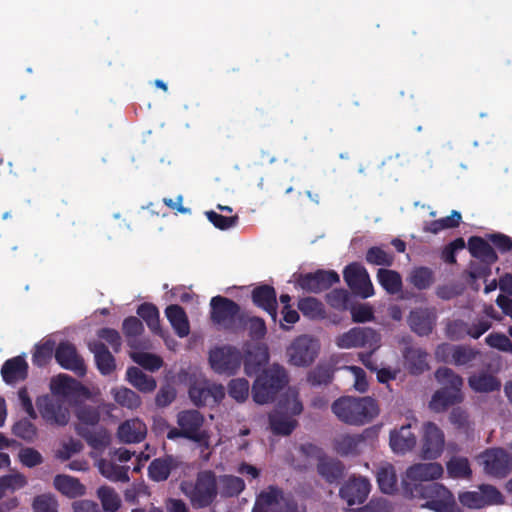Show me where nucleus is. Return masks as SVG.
Here are the masks:
<instances>
[{
  "label": "nucleus",
  "instance_id": "f257e3e1",
  "mask_svg": "<svg viewBox=\"0 0 512 512\" xmlns=\"http://www.w3.org/2000/svg\"><path fill=\"white\" fill-rule=\"evenodd\" d=\"M331 409L341 422L354 426L370 423L379 414L377 401L369 396L340 397L333 402Z\"/></svg>",
  "mask_w": 512,
  "mask_h": 512
},
{
  "label": "nucleus",
  "instance_id": "f03ea898",
  "mask_svg": "<svg viewBox=\"0 0 512 512\" xmlns=\"http://www.w3.org/2000/svg\"><path fill=\"white\" fill-rule=\"evenodd\" d=\"M180 489L193 509L208 508L219 496L218 475L211 469L200 470L193 480L183 481Z\"/></svg>",
  "mask_w": 512,
  "mask_h": 512
},
{
  "label": "nucleus",
  "instance_id": "7ed1b4c3",
  "mask_svg": "<svg viewBox=\"0 0 512 512\" xmlns=\"http://www.w3.org/2000/svg\"><path fill=\"white\" fill-rule=\"evenodd\" d=\"M435 379L441 387L434 392L429 402L432 411L441 413L463 402V378L460 375L451 368L439 367L435 371Z\"/></svg>",
  "mask_w": 512,
  "mask_h": 512
},
{
  "label": "nucleus",
  "instance_id": "20e7f679",
  "mask_svg": "<svg viewBox=\"0 0 512 512\" xmlns=\"http://www.w3.org/2000/svg\"><path fill=\"white\" fill-rule=\"evenodd\" d=\"M405 491L411 498L426 500L423 507L435 512H457L453 494L442 484L437 482L408 483L405 482Z\"/></svg>",
  "mask_w": 512,
  "mask_h": 512
},
{
  "label": "nucleus",
  "instance_id": "39448f33",
  "mask_svg": "<svg viewBox=\"0 0 512 512\" xmlns=\"http://www.w3.org/2000/svg\"><path fill=\"white\" fill-rule=\"evenodd\" d=\"M288 382L285 368L279 364H273L257 376L252 385V398L257 404L273 402Z\"/></svg>",
  "mask_w": 512,
  "mask_h": 512
},
{
  "label": "nucleus",
  "instance_id": "423d86ee",
  "mask_svg": "<svg viewBox=\"0 0 512 512\" xmlns=\"http://www.w3.org/2000/svg\"><path fill=\"white\" fill-rule=\"evenodd\" d=\"M251 512H301L298 502L277 485H269L256 495Z\"/></svg>",
  "mask_w": 512,
  "mask_h": 512
},
{
  "label": "nucleus",
  "instance_id": "0eeeda50",
  "mask_svg": "<svg viewBox=\"0 0 512 512\" xmlns=\"http://www.w3.org/2000/svg\"><path fill=\"white\" fill-rule=\"evenodd\" d=\"M208 361L211 369L219 374L225 376L235 375L243 361V354L235 346L221 345L216 346L209 351Z\"/></svg>",
  "mask_w": 512,
  "mask_h": 512
},
{
  "label": "nucleus",
  "instance_id": "6e6552de",
  "mask_svg": "<svg viewBox=\"0 0 512 512\" xmlns=\"http://www.w3.org/2000/svg\"><path fill=\"white\" fill-rule=\"evenodd\" d=\"M36 405L40 416L47 424L63 427L69 423L70 410L65 399L47 394L38 397Z\"/></svg>",
  "mask_w": 512,
  "mask_h": 512
},
{
  "label": "nucleus",
  "instance_id": "1a4fd4ad",
  "mask_svg": "<svg viewBox=\"0 0 512 512\" xmlns=\"http://www.w3.org/2000/svg\"><path fill=\"white\" fill-rule=\"evenodd\" d=\"M381 336L370 327H353L336 338V345L341 349L366 347L376 350L380 346Z\"/></svg>",
  "mask_w": 512,
  "mask_h": 512
},
{
  "label": "nucleus",
  "instance_id": "9d476101",
  "mask_svg": "<svg viewBox=\"0 0 512 512\" xmlns=\"http://www.w3.org/2000/svg\"><path fill=\"white\" fill-rule=\"evenodd\" d=\"M296 285L309 293H321L340 282L338 273L334 270L318 269L315 272L299 274Z\"/></svg>",
  "mask_w": 512,
  "mask_h": 512
},
{
  "label": "nucleus",
  "instance_id": "9b49d317",
  "mask_svg": "<svg viewBox=\"0 0 512 512\" xmlns=\"http://www.w3.org/2000/svg\"><path fill=\"white\" fill-rule=\"evenodd\" d=\"M481 458L486 474L495 478H505L512 471V457L503 448L486 449Z\"/></svg>",
  "mask_w": 512,
  "mask_h": 512
},
{
  "label": "nucleus",
  "instance_id": "f8f14e48",
  "mask_svg": "<svg viewBox=\"0 0 512 512\" xmlns=\"http://www.w3.org/2000/svg\"><path fill=\"white\" fill-rule=\"evenodd\" d=\"M210 319L216 325L228 329L235 323L240 312V306L235 301L224 297L214 296L210 300Z\"/></svg>",
  "mask_w": 512,
  "mask_h": 512
},
{
  "label": "nucleus",
  "instance_id": "ddd939ff",
  "mask_svg": "<svg viewBox=\"0 0 512 512\" xmlns=\"http://www.w3.org/2000/svg\"><path fill=\"white\" fill-rule=\"evenodd\" d=\"M343 277L348 287L362 298H368L374 294L369 274L360 263L353 262L347 265L343 271Z\"/></svg>",
  "mask_w": 512,
  "mask_h": 512
},
{
  "label": "nucleus",
  "instance_id": "4468645a",
  "mask_svg": "<svg viewBox=\"0 0 512 512\" xmlns=\"http://www.w3.org/2000/svg\"><path fill=\"white\" fill-rule=\"evenodd\" d=\"M51 394L62 399H79L90 395L89 389L67 374H59L50 383Z\"/></svg>",
  "mask_w": 512,
  "mask_h": 512
},
{
  "label": "nucleus",
  "instance_id": "2eb2a0df",
  "mask_svg": "<svg viewBox=\"0 0 512 512\" xmlns=\"http://www.w3.org/2000/svg\"><path fill=\"white\" fill-rule=\"evenodd\" d=\"M287 354L292 365L308 366L317 356V343L309 336H299L288 348Z\"/></svg>",
  "mask_w": 512,
  "mask_h": 512
},
{
  "label": "nucleus",
  "instance_id": "dca6fc26",
  "mask_svg": "<svg viewBox=\"0 0 512 512\" xmlns=\"http://www.w3.org/2000/svg\"><path fill=\"white\" fill-rule=\"evenodd\" d=\"M445 444L443 431L433 422L423 425L421 456L427 460L437 459Z\"/></svg>",
  "mask_w": 512,
  "mask_h": 512
},
{
  "label": "nucleus",
  "instance_id": "f3484780",
  "mask_svg": "<svg viewBox=\"0 0 512 512\" xmlns=\"http://www.w3.org/2000/svg\"><path fill=\"white\" fill-rule=\"evenodd\" d=\"M57 363L64 369L74 372L77 376H85L87 369L84 359L78 354L75 345L60 342L54 353Z\"/></svg>",
  "mask_w": 512,
  "mask_h": 512
},
{
  "label": "nucleus",
  "instance_id": "a211bd4d",
  "mask_svg": "<svg viewBox=\"0 0 512 512\" xmlns=\"http://www.w3.org/2000/svg\"><path fill=\"white\" fill-rule=\"evenodd\" d=\"M371 489L369 480L362 476H351L340 487V497L349 505L362 504L366 501Z\"/></svg>",
  "mask_w": 512,
  "mask_h": 512
},
{
  "label": "nucleus",
  "instance_id": "6ab92c4d",
  "mask_svg": "<svg viewBox=\"0 0 512 512\" xmlns=\"http://www.w3.org/2000/svg\"><path fill=\"white\" fill-rule=\"evenodd\" d=\"M253 304L265 311L274 323L278 317L277 293L273 286L268 284H260L251 292Z\"/></svg>",
  "mask_w": 512,
  "mask_h": 512
},
{
  "label": "nucleus",
  "instance_id": "aec40b11",
  "mask_svg": "<svg viewBox=\"0 0 512 512\" xmlns=\"http://www.w3.org/2000/svg\"><path fill=\"white\" fill-rule=\"evenodd\" d=\"M177 424L186 433V439L201 442L205 438V433L201 430L204 424V417L199 411H180L177 414Z\"/></svg>",
  "mask_w": 512,
  "mask_h": 512
},
{
  "label": "nucleus",
  "instance_id": "412c9836",
  "mask_svg": "<svg viewBox=\"0 0 512 512\" xmlns=\"http://www.w3.org/2000/svg\"><path fill=\"white\" fill-rule=\"evenodd\" d=\"M443 474V467L437 462L430 463H417L410 466L406 470L407 480L403 481L408 483H427L439 479Z\"/></svg>",
  "mask_w": 512,
  "mask_h": 512
},
{
  "label": "nucleus",
  "instance_id": "4be33fe9",
  "mask_svg": "<svg viewBox=\"0 0 512 512\" xmlns=\"http://www.w3.org/2000/svg\"><path fill=\"white\" fill-rule=\"evenodd\" d=\"M189 397L198 407L205 406L211 401L219 402L224 397V390L221 385L209 386L204 383H194L189 388Z\"/></svg>",
  "mask_w": 512,
  "mask_h": 512
},
{
  "label": "nucleus",
  "instance_id": "5701e85b",
  "mask_svg": "<svg viewBox=\"0 0 512 512\" xmlns=\"http://www.w3.org/2000/svg\"><path fill=\"white\" fill-rule=\"evenodd\" d=\"M370 434V429H365L360 434L340 435L334 440V449L341 456L358 455Z\"/></svg>",
  "mask_w": 512,
  "mask_h": 512
},
{
  "label": "nucleus",
  "instance_id": "b1692460",
  "mask_svg": "<svg viewBox=\"0 0 512 512\" xmlns=\"http://www.w3.org/2000/svg\"><path fill=\"white\" fill-rule=\"evenodd\" d=\"M1 375L7 384L24 381L28 376V363L22 356L10 358L2 365Z\"/></svg>",
  "mask_w": 512,
  "mask_h": 512
},
{
  "label": "nucleus",
  "instance_id": "393cba45",
  "mask_svg": "<svg viewBox=\"0 0 512 512\" xmlns=\"http://www.w3.org/2000/svg\"><path fill=\"white\" fill-rule=\"evenodd\" d=\"M408 324L417 335L427 336L435 326V316L428 309L417 308L410 312Z\"/></svg>",
  "mask_w": 512,
  "mask_h": 512
},
{
  "label": "nucleus",
  "instance_id": "a878e982",
  "mask_svg": "<svg viewBox=\"0 0 512 512\" xmlns=\"http://www.w3.org/2000/svg\"><path fill=\"white\" fill-rule=\"evenodd\" d=\"M179 460L173 455L155 458L148 467V475L151 480L162 482L168 479L173 469L179 467Z\"/></svg>",
  "mask_w": 512,
  "mask_h": 512
},
{
  "label": "nucleus",
  "instance_id": "bb28decb",
  "mask_svg": "<svg viewBox=\"0 0 512 512\" xmlns=\"http://www.w3.org/2000/svg\"><path fill=\"white\" fill-rule=\"evenodd\" d=\"M89 350L94 354L97 369L102 375H110L116 369L115 358L100 341H93L88 344Z\"/></svg>",
  "mask_w": 512,
  "mask_h": 512
},
{
  "label": "nucleus",
  "instance_id": "cd10ccee",
  "mask_svg": "<svg viewBox=\"0 0 512 512\" xmlns=\"http://www.w3.org/2000/svg\"><path fill=\"white\" fill-rule=\"evenodd\" d=\"M53 485L64 496L75 499L86 494V487L78 478L66 474H58L54 477Z\"/></svg>",
  "mask_w": 512,
  "mask_h": 512
},
{
  "label": "nucleus",
  "instance_id": "c85d7f7f",
  "mask_svg": "<svg viewBox=\"0 0 512 512\" xmlns=\"http://www.w3.org/2000/svg\"><path fill=\"white\" fill-rule=\"evenodd\" d=\"M416 445V436L411 431V425H403L399 430L390 432V446L396 453H406Z\"/></svg>",
  "mask_w": 512,
  "mask_h": 512
},
{
  "label": "nucleus",
  "instance_id": "c756f323",
  "mask_svg": "<svg viewBox=\"0 0 512 512\" xmlns=\"http://www.w3.org/2000/svg\"><path fill=\"white\" fill-rule=\"evenodd\" d=\"M117 434L124 443H139L145 438L147 427L143 421L131 419L119 426Z\"/></svg>",
  "mask_w": 512,
  "mask_h": 512
},
{
  "label": "nucleus",
  "instance_id": "7c9ffc66",
  "mask_svg": "<svg viewBox=\"0 0 512 512\" xmlns=\"http://www.w3.org/2000/svg\"><path fill=\"white\" fill-rule=\"evenodd\" d=\"M440 351L447 352L451 356V363L456 366H464L470 364L479 354L477 350L466 345L442 344L438 347L437 353Z\"/></svg>",
  "mask_w": 512,
  "mask_h": 512
},
{
  "label": "nucleus",
  "instance_id": "2f4dec72",
  "mask_svg": "<svg viewBox=\"0 0 512 512\" xmlns=\"http://www.w3.org/2000/svg\"><path fill=\"white\" fill-rule=\"evenodd\" d=\"M468 250L471 256L487 263H496L498 255L490 243L480 236H472L468 239Z\"/></svg>",
  "mask_w": 512,
  "mask_h": 512
},
{
  "label": "nucleus",
  "instance_id": "473e14b6",
  "mask_svg": "<svg viewBox=\"0 0 512 512\" xmlns=\"http://www.w3.org/2000/svg\"><path fill=\"white\" fill-rule=\"evenodd\" d=\"M76 432L95 450H103L110 444V435L105 428L92 429L77 425Z\"/></svg>",
  "mask_w": 512,
  "mask_h": 512
},
{
  "label": "nucleus",
  "instance_id": "72a5a7b5",
  "mask_svg": "<svg viewBox=\"0 0 512 512\" xmlns=\"http://www.w3.org/2000/svg\"><path fill=\"white\" fill-rule=\"evenodd\" d=\"M469 387L477 393L498 391L501 387L499 379L487 371L473 373L468 377Z\"/></svg>",
  "mask_w": 512,
  "mask_h": 512
},
{
  "label": "nucleus",
  "instance_id": "f704fd0d",
  "mask_svg": "<svg viewBox=\"0 0 512 512\" xmlns=\"http://www.w3.org/2000/svg\"><path fill=\"white\" fill-rule=\"evenodd\" d=\"M317 471L326 482L333 484L344 477L345 466L340 460L322 458L317 464Z\"/></svg>",
  "mask_w": 512,
  "mask_h": 512
},
{
  "label": "nucleus",
  "instance_id": "c9c22d12",
  "mask_svg": "<svg viewBox=\"0 0 512 512\" xmlns=\"http://www.w3.org/2000/svg\"><path fill=\"white\" fill-rule=\"evenodd\" d=\"M268 358L267 350L260 346H255L246 350L242 361L245 373L248 376L257 374L261 367L266 364Z\"/></svg>",
  "mask_w": 512,
  "mask_h": 512
},
{
  "label": "nucleus",
  "instance_id": "e433bc0d",
  "mask_svg": "<svg viewBox=\"0 0 512 512\" xmlns=\"http://www.w3.org/2000/svg\"><path fill=\"white\" fill-rule=\"evenodd\" d=\"M165 314L175 333L180 337H186L190 332V325L183 307L177 304L167 306Z\"/></svg>",
  "mask_w": 512,
  "mask_h": 512
},
{
  "label": "nucleus",
  "instance_id": "4c0bfd02",
  "mask_svg": "<svg viewBox=\"0 0 512 512\" xmlns=\"http://www.w3.org/2000/svg\"><path fill=\"white\" fill-rule=\"evenodd\" d=\"M219 496L223 499L238 497L245 490L242 478L231 474L218 476Z\"/></svg>",
  "mask_w": 512,
  "mask_h": 512
},
{
  "label": "nucleus",
  "instance_id": "58836bf2",
  "mask_svg": "<svg viewBox=\"0 0 512 512\" xmlns=\"http://www.w3.org/2000/svg\"><path fill=\"white\" fill-rule=\"evenodd\" d=\"M376 479L379 489L385 494H394L398 490L397 475L392 464H385L377 469Z\"/></svg>",
  "mask_w": 512,
  "mask_h": 512
},
{
  "label": "nucleus",
  "instance_id": "ea45409f",
  "mask_svg": "<svg viewBox=\"0 0 512 512\" xmlns=\"http://www.w3.org/2000/svg\"><path fill=\"white\" fill-rule=\"evenodd\" d=\"M270 429L275 435L288 436L297 426V421L288 415L274 411L269 414Z\"/></svg>",
  "mask_w": 512,
  "mask_h": 512
},
{
  "label": "nucleus",
  "instance_id": "a19ab883",
  "mask_svg": "<svg viewBox=\"0 0 512 512\" xmlns=\"http://www.w3.org/2000/svg\"><path fill=\"white\" fill-rule=\"evenodd\" d=\"M126 378L132 386L141 392H152L156 388L155 379L152 376L145 374L138 367H129L126 371Z\"/></svg>",
  "mask_w": 512,
  "mask_h": 512
},
{
  "label": "nucleus",
  "instance_id": "79ce46f5",
  "mask_svg": "<svg viewBox=\"0 0 512 512\" xmlns=\"http://www.w3.org/2000/svg\"><path fill=\"white\" fill-rule=\"evenodd\" d=\"M377 280L382 288L390 295L399 293L402 289V277L399 272L380 268L377 272Z\"/></svg>",
  "mask_w": 512,
  "mask_h": 512
},
{
  "label": "nucleus",
  "instance_id": "37998d69",
  "mask_svg": "<svg viewBox=\"0 0 512 512\" xmlns=\"http://www.w3.org/2000/svg\"><path fill=\"white\" fill-rule=\"evenodd\" d=\"M407 368L411 374H421L427 367V353L421 349L407 348L404 353Z\"/></svg>",
  "mask_w": 512,
  "mask_h": 512
},
{
  "label": "nucleus",
  "instance_id": "c03bdc74",
  "mask_svg": "<svg viewBox=\"0 0 512 512\" xmlns=\"http://www.w3.org/2000/svg\"><path fill=\"white\" fill-rule=\"evenodd\" d=\"M137 314L146 322L147 326L154 334L162 335L159 310L154 304L146 302L139 305Z\"/></svg>",
  "mask_w": 512,
  "mask_h": 512
},
{
  "label": "nucleus",
  "instance_id": "a18cd8bd",
  "mask_svg": "<svg viewBox=\"0 0 512 512\" xmlns=\"http://www.w3.org/2000/svg\"><path fill=\"white\" fill-rule=\"evenodd\" d=\"M407 281L418 290H426L434 282V272L426 266L415 267L411 270Z\"/></svg>",
  "mask_w": 512,
  "mask_h": 512
},
{
  "label": "nucleus",
  "instance_id": "49530a36",
  "mask_svg": "<svg viewBox=\"0 0 512 512\" xmlns=\"http://www.w3.org/2000/svg\"><path fill=\"white\" fill-rule=\"evenodd\" d=\"M297 307L304 317L315 320L325 317V308L321 301L314 297L299 299Z\"/></svg>",
  "mask_w": 512,
  "mask_h": 512
},
{
  "label": "nucleus",
  "instance_id": "de8ad7c7",
  "mask_svg": "<svg viewBox=\"0 0 512 512\" xmlns=\"http://www.w3.org/2000/svg\"><path fill=\"white\" fill-rule=\"evenodd\" d=\"M100 473L111 481L127 482L129 481V467L115 464L111 461L101 460L99 462Z\"/></svg>",
  "mask_w": 512,
  "mask_h": 512
},
{
  "label": "nucleus",
  "instance_id": "09e8293b",
  "mask_svg": "<svg viewBox=\"0 0 512 512\" xmlns=\"http://www.w3.org/2000/svg\"><path fill=\"white\" fill-rule=\"evenodd\" d=\"M447 473L454 479H466L472 475L469 460L466 457L453 456L446 463Z\"/></svg>",
  "mask_w": 512,
  "mask_h": 512
},
{
  "label": "nucleus",
  "instance_id": "8fccbe9b",
  "mask_svg": "<svg viewBox=\"0 0 512 512\" xmlns=\"http://www.w3.org/2000/svg\"><path fill=\"white\" fill-rule=\"evenodd\" d=\"M112 394L116 403L131 410L137 409L142 403L140 396L126 387L115 388Z\"/></svg>",
  "mask_w": 512,
  "mask_h": 512
},
{
  "label": "nucleus",
  "instance_id": "3c124183",
  "mask_svg": "<svg viewBox=\"0 0 512 512\" xmlns=\"http://www.w3.org/2000/svg\"><path fill=\"white\" fill-rule=\"evenodd\" d=\"M122 331L130 347L136 348V338L144 332L141 320L135 316H129L122 323Z\"/></svg>",
  "mask_w": 512,
  "mask_h": 512
},
{
  "label": "nucleus",
  "instance_id": "603ef678",
  "mask_svg": "<svg viewBox=\"0 0 512 512\" xmlns=\"http://www.w3.org/2000/svg\"><path fill=\"white\" fill-rule=\"evenodd\" d=\"M104 512H117L121 506V499L115 490L108 486H101L97 490Z\"/></svg>",
  "mask_w": 512,
  "mask_h": 512
},
{
  "label": "nucleus",
  "instance_id": "864d4df0",
  "mask_svg": "<svg viewBox=\"0 0 512 512\" xmlns=\"http://www.w3.org/2000/svg\"><path fill=\"white\" fill-rule=\"evenodd\" d=\"M365 260L371 265L390 267L394 263V254L379 246H373L367 250Z\"/></svg>",
  "mask_w": 512,
  "mask_h": 512
},
{
  "label": "nucleus",
  "instance_id": "5fc2aeb1",
  "mask_svg": "<svg viewBox=\"0 0 512 512\" xmlns=\"http://www.w3.org/2000/svg\"><path fill=\"white\" fill-rule=\"evenodd\" d=\"M334 370L330 365H317L307 375V381L313 386L327 385L333 379Z\"/></svg>",
  "mask_w": 512,
  "mask_h": 512
},
{
  "label": "nucleus",
  "instance_id": "6e6d98bb",
  "mask_svg": "<svg viewBox=\"0 0 512 512\" xmlns=\"http://www.w3.org/2000/svg\"><path fill=\"white\" fill-rule=\"evenodd\" d=\"M76 417L79 420L78 425L96 426L100 421V411L97 407L83 405L77 408Z\"/></svg>",
  "mask_w": 512,
  "mask_h": 512
},
{
  "label": "nucleus",
  "instance_id": "4d7b16f0",
  "mask_svg": "<svg viewBox=\"0 0 512 512\" xmlns=\"http://www.w3.org/2000/svg\"><path fill=\"white\" fill-rule=\"evenodd\" d=\"M54 347L55 343L51 340H47L44 343L36 345L32 356L33 364L38 367L45 366L53 356Z\"/></svg>",
  "mask_w": 512,
  "mask_h": 512
},
{
  "label": "nucleus",
  "instance_id": "13d9d810",
  "mask_svg": "<svg viewBox=\"0 0 512 512\" xmlns=\"http://www.w3.org/2000/svg\"><path fill=\"white\" fill-rule=\"evenodd\" d=\"M12 433L27 442H33L37 436V428L30 420L23 418L12 426Z\"/></svg>",
  "mask_w": 512,
  "mask_h": 512
},
{
  "label": "nucleus",
  "instance_id": "bf43d9fd",
  "mask_svg": "<svg viewBox=\"0 0 512 512\" xmlns=\"http://www.w3.org/2000/svg\"><path fill=\"white\" fill-rule=\"evenodd\" d=\"M249 387L245 378L232 379L228 384V394L237 402H244L248 398Z\"/></svg>",
  "mask_w": 512,
  "mask_h": 512
},
{
  "label": "nucleus",
  "instance_id": "052dcab7",
  "mask_svg": "<svg viewBox=\"0 0 512 512\" xmlns=\"http://www.w3.org/2000/svg\"><path fill=\"white\" fill-rule=\"evenodd\" d=\"M58 506V501L52 494L38 495L32 502L34 512H58Z\"/></svg>",
  "mask_w": 512,
  "mask_h": 512
},
{
  "label": "nucleus",
  "instance_id": "680f3d73",
  "mask_svg": "<svg viewBox=\"0 0 512 512\" xmlns=\"http://www.w3.org/2000/svg\"><path fill=\"white\" fill-rule=\"evenodd\" d=\"M133 360L144 369L152 372L159 370L163 365V360L160 356L146 352L134 354Z\"/></svg>",
  "mask_w": 512,
  "mask_h": 512
},
{
  "label": "nucleus",
  "instance_id": "e2e57ef3",
  "mask_svg": "<svg viewBox=\"0 0 512 512\" xmlns=\"http://www.w3.org/2000/svg\"><path fill=\"white\" fill-rule=\"evenodd\" d=\"M205 215L207 219L214 225V227L220 230H227L232 228L236 226L239 221L238 215L227 217L212 210L206 211Z\"/></svg>",
  "mask_w": 512,
  "mask_h": 512
},
{
  "label": "nucleus",
  "instance_id": "0e129e2a",
  "mask_svg": "<svg viewBox=\"0 0 512 512\" xmlns=\"http://www.w3.org/2000/svg\"><path fill=\"white\" fill-rule=\"evenodd\" d=\"M27 485V478L21 473L8 474L0 477V488L3 492L19 490Z\"/></svg>",
  "mask_w": 512,
  "mask_h": 512
},
{
  "label": "nucleus",
  "instance_id": "69168bd1",
  "mask_svg": "<svg viewBox=\"0 0 512 512\" xmlns=\"http://www.w3.org/2000/svg\"><path fill=\"white\" fill-rule=\"evenodd\" d=\"M468 323L463 320H453L446 326V336L453 341L462 340L468 336Z\"/></svg>",
  "mask_w": 512,
  "mask_h": 512
},
{
  "label": "nucleus",
  "instance_id": "338daca9",
  "mask_svg": "<svg viewBox=\"0 0 512 512\" xmlns=\"http://www.w3.org/2000/svg\"><path fill=\"white\" fill-rule=\"evenodd\" d=\"M494 263H487L481 260L471 261L469 265V277L473 280L483 279L485 282L492 274V265Z\"/></svg>",
  "mask_w": 512,
  "mask_h": 512
},
{
  "label": "nucleus",
  "instance_id": "774afa93",
  "mask_svg": "<svg viewBox=\"0 0 512 512\" xmlns=\"http://www.w3.org/2000/svg\"><path fill=\"white\" fill-rule=\"evenodd\" d=\"M485 342L488 346L503 352H512V341L503 333H490Z\"/></svg>",
  "mask_w": 512,
  "mask_h": 512
}]
</instances>
